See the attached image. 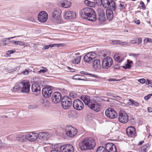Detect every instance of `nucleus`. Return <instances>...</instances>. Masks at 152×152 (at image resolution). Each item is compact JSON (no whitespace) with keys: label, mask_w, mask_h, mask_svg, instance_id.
<instances>
[{"label":"nucleus","mask_w":152,"mask_h":152,"mask_svg":"<svg viewBox=\"0 0 152 152\" xmlns=\"http://www.w3.org/2000/svg\"><path fill=\"white\" fill-rule=\"evenodd\" d=\"M80 15L82 17L89 21H94L96 19L95 12L91 8L86 7L83 8L81 11Z\"/></svg>","instance_id":"1"},{"label":"nucleus","mask_w":152,"mask_h":152,"mask_svg":"<svg viewBox=\"0 0 152 152\" xmlns=\"http://www.w3.org/2000/svg\"><path fill=\"white\" fill-rule=\"evenodd\" d=\"M102 6L107 9L115 10V4L113 0H101Z\"/></svg>","instance_id":"2"},{"label":"nucleus","mask_w":152,"mask_h":152,"mask_svg":"<svg viewBox=\"0 0 152 152\" xmlns=\"http://www.w3.org/2000/svg\"><path fill=\"white\" fill-rule=\"evenodd\" d=\"M61 104L63 108L65 109H68L72 105V100L69 96H64L61 99Z\"/></svg>","instance_id":"3"},{"label":"nucleus","mask_w":152,"mask_h":152,"mask_svg":"<svg viewBox=\"0 0 152 152\" xmlns=\"http://www.w3.org/2000/svg\"><path fill=\"white\" fill-rule=\"evenodd\" d=\"M30 84L29 82L23 80L21 82V91L26 94L29 93L30 91Z\"/></svg>","instance_id":"4"},{"label":"nucleus","mask_w":152,"mask_h":152,"mask_svg":"<svg viewBox=\"0 0 152 152\" xmlns=\"http://www.w3.org/2000/svg\"><path fill=\"white\" fill-rule=\"evenodd\" d=\"M65 130L66 135L70 137L75 136L77 133V129L73 128L71 126H66Z\"/></svg>","instance_id":"5"},{"label":"nucleus","mask_w":152,"mask_h":152,"mask_svg":"<svg viewBox=\"0 0 152 152\" xmlns=\"http://www.w3.org/2000/svg\"><path fill=\"white\" fill-rule=\"evenodd\" d=\"M119 121L123 124H125L128 121V116L124 111H121L119 113L118 117Z\"/></svg>","instance_id":"6"},{"label":"nucleus","mask_w":152,"mask_h":152,"mask_svg":"<svg viewBox=\"0 0 152 152\" xmlns=\"http://www.w3.org/2000/svg\"><path fill=\"white\" fill-rule=\"evenodd\" d=\"M106 115L111 119H114L117 116L116 112L112 108H109L106 110L105 112Z\"/></svg>","instance_id":"7"},{"label":"nucleus","mask_w":152,"mask_h":152,"mask_svg":"<svg viewBox=\"0 0 152 152\" xmlns=\"http://www.w3.org/2000/svg\"><path fill=\"white\" fill-rule=\"evenodd\" d=\"M48 17V15L46 12L42 11L40 12L38 14L37 18L39 22L44 23L46 21Z\"/></svg>","instance_id":"8"},{"label":"nucleus","mask_w":152,"mask_h":152,"mask_svg":"<svg viewBox=\"0 0 152 152\" xmlns=\"http://www.w3.org/2000/svg\"><path fill=\"white\" fill-rule=\"evenodd\" d=\"M88 150L93 149L96 145V141L95 139L91 137L86 138Z\"/></svg>","instance_id":"9"},{"label":"nucleus","mask_w":152,"mask_h":152,"mask_svg":"<svg viewBox=\"0 0 152 152\" xmlns=\"http://www.w3.org/2000/svg\"><path fill=\"white\" fill-rule=\"evenodd\" d=\"M88 107L96 112H99L101 109V105L97 102L92 100L91 102L89 104Z\"/></svg>","instance_id":"10"},{"label":"nucleus","mask_w":152,"mask_h":152,"mask_svg":"<svg viewBox=\"0 0 152 152\" xmlns=\"http://www.w3.org/2000/svg\"><path fill=\"white\" fill-rule=\"evenodd\" d=\"M52 86L48 87L43 88L42 91V95L46 98H48L50 96L52 93Z\"/></svg>","instance_id":"11"},{"label":"nucleus","mask_w":152,"mask_h":152,"mask_svg":"<svg viewBox=\"0 0 152 152\" xmlns=\"http://www.w3.org/2000/svg\"><path fill=\"white\" fill-rule=\"evenodd\" d=\"M26 140L29 141L34 142L37 138V134L33 132L26 133Z\"/></svg>","instance_id":"12"},{"label":"nucleus","mask_w":152,"mask_h":152,"mask_svg":"<svg viewBox=\"0 0 152 152\" xmlns=\"http://www.w3.org/2000/svg\"><path fill=\"white\" fill-rule=\"evenodd\" d=\"M73 108L77 110H81L84 107V104L79 99H76L73 102Z\"/></svg>","instance_id":"13"},{"label":"nucleus","mask_w":152,"mask_h":152,"mask_svg":"<svg viewBox=\"0 0 152 152\" xmlns=\"http://www.w3.org/2000/svg\"><path fill=\"white\" fill-rule=\"evenodd\" d=\"M52 99L53 102L55 103H59L61 100V95L59 92H54L52 96Z\"/></svg>","instance_id":"14"},{"label":"nucleus","mask_w":152,"mask_h":152,"mask_svg":"<svg viewBox=\"0 0 152 152\" xmlns=\"http://www.w3.org/2000/svg\"><path fill=\"white\" fill-rule=\"evenodd\" d=\"M76 17L75 12L73 11H67L64 14V17L66 20L75 18Z\"/></svg>","instance_id":"15"},{"label":"nucleus","mask_w":152,"mask_h":152,"mask_svg":"<svg viewBox=\"0 0 152 152\" xmlns=\"http://www.w3.org/2000/svg\"><path fill=\"white\" fill-rule=\"evenodd\" d=\"M105 148L108 152H116V146L112 143H108L105 145Z\"/></svg>","instance_id":"16"},{"label":"nucleus","mask_w":152,"mask_h":152,"mask_svg":"<svg viewBox=\"0 0 152 152\" xmlns=\"http://www.w3.org/2000/svg\"><path fill=\"white\" fill-rule=\"evenodd\" d=\"M96 56V54L94 52H90L86 54L84 57V61L88 63Z\"/></svg>","instance_id":"17"},{"label":"nucleus","mask_w":152,"mask_h":152,"mask_svg":"<svg viewBox=\"0 0 152 152\" xmlns=\"http://www.w3.org/2000/svg\"><path fill=\"white\" fill-rule=\"evenodd\" d=\"M50 137V134L46 132H41L37 134V138L43 140H47Z\"/></svg>","instance_id":"18"},{"label":"nucleus","mask_w":152,"mask_h":152,"mask_svg":"<svg viewBox=\"0 0 152 152\" xmlns=\"http://www.w3.org/2000/svg\"><path fill=\"white\" fill-rule=\"evenodd\" d=\"M31 90L34 94L36 95H38L40 94V87L37 84L34 83L32 85Z\"/></svg>","instance_id":"19"},{"label":"nucleus","mask_w":152,"mask_h":152,"mask_svg":"<svg viewBox=\"0 0 152 152\" xmlns=\"http://www.w3.org/2000/svg\"><path fill=\"white\" fill-rule=\"evenodd\" d=\"M113 59L110 57H107L104 58L102 62V66H110L113 63Z\"/></svg>","instance_id":"20"},{"label":"nucleus","mask_w":152,"mask_h":152,"mask_svg":"<svg viewBox=\"0 0 152 152\" xmlns=\"http://www.w3.org/2000/svg\"><path fill=\"white\" fill-rule=\"evenodd\" d=\"M126 131V133L129 136L134 137L137 135L135 129L133 126H131L128 127Z\"/></svg>","instance_id":"21"},{"label":"nucleus","mask_w":152,"mask_h":152,"mask_svg":"<svg viewBox=\"0 0 152 152\" xmlns=\"http://www.w3.org/2000/svg\"><path fill=\"white\" fill-rule=\"evenodd\" d=\"M61 12L59 9H56L53 13V17L56 20H59L61 19Z\"/></svg>","instance_id":"22"},{"label":"nucleus","mask_w":152,"mask_h":152,"mask_svg":"<svg viewBox=\"0 0 152 152\" xmlns=\"http://www.w3.org/2000/svg\"><path fill=\"white\" fill-rule=\"evenodd\" d=\"M62 152H74V150L73 146L70 144H66L63 145L62 148Z\"/></svg>","instance_id":"23"},{"label":"nucleus","mask_w":152,"mask_h":152,"mask_svg":"<svg viewBox=\"0 0 152 152\" xmlns=\"http://www.w3.org/2000/svg\"><path fill=\"white\" fill-rule=\"evenodd\" d=\"M79 145L81 150H88L86 138L81 141L79 143Z\"/></svg>","instance_id":"24"},{"label":"nucleus","mask_w":152,"mask_h":152,"mask_svg":"<svg viewBox=\"0 0 152 152\" xmlns=\"http://www.w3.org/2000/svg\"><path fill=\"white\" fill-rule=\"evenodd\" d=\"M26 133L24 134L20 133L17 134L15 140L19 141L20 142H23L26 140Z\"/></svg>","instance_id":"25"},{"label":"nucleus","mask_w":152,"mask_h":152,"mask_svg":"<svg viewBox=\"0 0 152 152\" xmlns=\"http://www.w3.org/2000/svg\"><path fill=\"white\" fill-rule=\"evenodd\" d=\"M74 56L73 59L72 61V64H77L79 63L81 61V56H79V53L75 54Z\"/></svg>","instance_id":"26"},{"label":"nucleus","mask_w":152,"mask_h":152,"mask_svg":"<svg viewBox=\"0 0 152 152\" xmlns=\"http://www.w3.org/2000/svg\"><path fill=\"white\" fill-rule=\"evenodd\" d=\"M100 13L98 16V20L101 22H104L106 20V18L105 15L104 11L102 10H100Z\"/></svg>","instance_id":"27"},{"label":"nucleus","mask_w":152,"mask_h":152,"mask_svg":"<svg viewBox=\"0 0 152 152\" xmlns=\"http://www.w3.org/2000/svg\"><path fill=\"white\" fill-rule=\"evenodd\" d=\"M115 10H112L110 9H107L106 11L107 19L110 21L112 20L113 18V11Z\"/></svg>","instance_id":"28"},{"label":"nucleus","mask_w":152,"mask_h":152,"mask_svg":"<svg viewBox=\"0 0 152 152\" xmlns=\"http://www.w3.org/2000/svg\"><path fill=\"white\" fill-rule=\"evenodd\" d=\"M81 99L83 101L85 104L89 106V104L91 102V101L90 100L89 97L87 95L83 96L81 97Z\"/></svg>","instance_id":"29"},{"label":"nucleus","mask_w":152,"mask_h":152,"mask_svg":"<svg viewBox=\"0 0 152 152\" xmlns=\"http://www.w3.org/2000/svg\"><path fill=\"white\" fill-rule=\"evenodd\" d=\"M72 4L70 2L68 1H64L63 2H61L60 3V6L64 8H68Z\"/></svg>","instance_id":"30"},{"label":"nucleus","mask_w":152,"mask_h":152,"mask_svg":"<svg viewBox=\"0 0 152 152\" xmlns=\"http://www.w3.org/2000/svg\"><path fill=\"white\" fill-rule=\"evenodd\" d=\"M84 3L86 5L89 7H94L96 6V3L94 2L88 0H85Z\"/></svg>","instance_id":"31"},{"label":"nucleus","mask_w":152,"mask_h":152,"mask_svg":"<svg viewBox=\"0 0 152 152\" xmlns=\"http://www.w3.org/2000/svg\"><path fill=\"white\" fill-rule=\"evenodd\" d=\"M149 148V145L147 144L141 147V150L140 151V152H147Z\"/></svg>","instance_id":"32"},{"label":"nucleus","mask_w":152,"mask_h":152,"mask_svg":"<svg viewBox=\"0 0 152 152\" xmlns=\"http://www.w3.org/2000/svg\"><path fill=\"white\" fill-rule=\"evenodd\" d=\"M127 103L130 106L134 105L135 107H137L139 106V104L138 102L131 99L129 100V102H128Z\"/></svg>","instance_id":"33"},{"label":"nucleus","mask_w":152,"mask_h":152,"mask_svg":"<svg viewBox=\"0 0 152 152\" xmlns=\"http://www.w3.org/2000/svg\"><path fill=\"white\" fill-rule=\"evenodd\" d=\"M115 60L118 62H120L123 60V58L121 57L120 55L118 54H115L114 56Z\"/></svg>","instance_id":"34"},{"label":"nucleus","mask_w":152,"mask_h":152,"mask_svg":"<svg viewBox=\"0 0 152 152\" xmlns=\"http://www.w3.org/2000/svg\"><path fill=\"white\" fill-rule=\"evenodd\" d=\"M21 83L20 84H16L13 88L12 91L14 92L17 91L19 90L21 91Z\"/></svg>","instance_id":"35"},{"label":"nucleus","mask_w":152,"mask_h":152,"mask_svg":"<svg viewBox=\"0 0 152 152\" xmlns=\"http://www.w3.org/2000/svg\"><path fill=\"white\" fill-rule=\"evenodd\" d=\"M63 146V145H61L60 144L55 145L54 146V149L53 150H57L58 151H60L62 152L63 149L62 148Z\"/></svg>","instance_id":"36"},{"label":"nucleus","mask_w":152,"mask_h":152,"mask_svg":"<svg viewBox=\"0 0 152 152\" xmlns=\"http://www.w3.org/2000/svg\"><path fill=\"white\" fill-rule=\"evenodd\" d=\"M127 6V4L124 3H120L118 6V8L120 11L124 10Z\"/></svg>","instance_id":"37"},{"label":"nucleus","mask_w":152,"mask_h":152,"mask_svg":"<svg viewBox=\"0 0 152 152\" xmlns=\"http://www.w3.org/2000/svg\"><path fill=\"white\" fill-rule=\"evenodd\" d=\"M10 42L9 41H7L6 39H4L1 40L0 45L3 46H6Z\"/></svg>","instance_id":"38"},{"label":"nucleus","mask_w":152,"mask_h":152,"mask_svg":"<svg viewBox=\"0 0 152 152\" xmlns=\"http://www.w3.org/2000/svg\"><path fill=\"white\" fill-rule=\"evenodd\" d=\"M93 66H99L101 65L100 62L99 60H95L93 63Z\"/></svg>","instance_id":"39"},{"label":"nucleus","mask_w":152,"mask_h":152,"mask_svg":"<svg viewBox=\"0 0 152 152\" xmlns=\"http://www.w3.org/2000/svg\"><path fill=\"white\" fill-rule=\"evenodd\" d=\"M13 67H7L5 68L6 71L9 73L12 72H13L16 71L17 69L16 68H13Z\"/></svg>","instance_id":"40"},{"label":"nucleus","mask_w":152,"mask_h":152,"mask_svg":"<svg viewBox=\"0 0 152 152\" xmlns=\"http://www.w3.org/2000/svg\"><path fill=\"white\" fill-rule=\"evenodd\" d=\"M104 151H106L105 148H104L103 146H100L97 148L96 152H103Z\"/></svg>","instance_id":"41"},{"label":"nucleus","mask_w":152,"mask_h":152,"mask_svg":"<svg viewBox=\"0 0 152 152\" xmlns=\"http://www.w3.org/2000/svg\"><path fill=\"white\" fill-rule=\"evenodd\" d=\"M64 69L68 72H74L75 70V69L71 68V67H65Z\"/></svg>","instance_id":"42"},{"label":"nucleus","mask_w":152,"mask_h":152,"mask_svg":"<svg viewBox=\"0 0 152 152\" xmlns=\"http://www.w3.org/2000/svg\"><path fill=\"white\" fill-rule=\"evenodd\" d=\"M143 41L144 44L147 43L148 42L152 43V39L151 38L147 37L144 39Z\"/></svg>","instance_id":"43"},{"label":"nucleus","mask_w":152,"mask_h":152,"mask_svg":"<svg viewBox=\"0 0 152 152\" xmlns=\"http://www.w3.org/2000/svg\"><path fill=\"white\" fill-rule=\"evenodd\" d=\"M133 64V62L132 61L128 59L127 60V63L125 66H131Z\"/></svg>","instance_id":"44"},{"label":"nucleus","mask_w":152,"mask_h":152,"mask_svg":"<svg viewBox=\"0 0 152 152\" xmlns=\"http://www.w3.org/2000/svg\"><path fill=\"white\" fill-rule=\"evenodd\" d=\"M80 73L81 74L90 75L93 77H95V75H93L90 73H88L86 72L82 71L80 72Z\"/></svg>","instance_id":"45"},{"label":"nucleus","mask_w":152,"mask_h":152,"mask_svg":"<svg viewBox=\"0 0 152 152\" xmlns=\"http://www.w3.org/2000/svg\"><path fill=\"white\" fill-rule=\"evenodd\" d=\"M42 69H40L38 71V72L40 73H44L47 72L48 69L46 68H44V67H42Z\"/></svg>","instance_id":"46"},{"label":"nucleus","mask_w":152,"mask_h":152,"mask_svg":"<svg viewBox=\"0 0 152 152\" xmlns=\"http://www.w3.org/2000/svg\"><path fill=\"white\" fill-rule=\"evenodd\" d=\"M140 5L141 7L143 10H145L146 9L145 5L143 1H140Z\"/></svg>","instance_id":"47"},{"label":"nucleus","mask_w":152,"mask_h":152,"mask_svg":"<svg viewBox=\"0 0 152 152\" xmlns=\"http://www.w3.org/2000/svg\"><path fill=\"white\" fill-rule=\"evenodd\" d=\"M61 45L59 44H51V45H48V46L49 47V48H52L53 47H58L60 46Z\"/></svg>","instance_id":"48"},{"label":"nucleus","mask_w":152,"mask_h":152,"mask_svg":"<svg viewBox=\"0 0 152 152\" xmlns=\"http://www.w3.org/2000/svg\"><path fill=\"white\" fill-rule=\"evenodd\" d=\"M15 52L16 51L14 50H9L7 52V54L8 55H10L15 53Z\"/></svg>","instance_id":"49"},{"label":"nucleus","mask_w":152,"mask_h":152,"mask_svg":"<svg viewBox=\"0 0 152 152\" xmlns=\"http://www.w3.org/2000/svg\"><path fill=\"white\" fill-rule=\"evenodd\" d=\"M18 45L20 46H23L24 47L27 46V44L24 43V42L22 41H19V43Z\"/></svg>","instance_id":"50"},{"label":"nucleus","mask_w":152,"mask_h":152,"mask_svg":"<svg viewBox=\"0 0 152 152\" xmlns=\"http://www.w3.org/2000/svg\"><path fill=\"white\" fill-rule=\"evenodd\" d=\"M80 75H76L74 76L73 77V79L75 80H80Z\"/></svg>","instance_id":"51"},{"label":"nucleus","mask_w":152,"mask_h":152,"mask_svg":"<svg viewBox=\"0 0 152 152\" xmlns=\"http://www.w3.org/2000/svg\"><path fill=\"white\" fill-rule=\"evenodd\" d=\"M121 80H116L112 78H110L107 79V81L109 82L119 81Z\"/></svg>","instance_id":"52"},{"label":"nucleus","mask_w":152,"mask_h":152,"mask_svg":"<svg viewBox=\"0 0 152 152\" xmlns=\"http://www.w3.org/2000/svg\"><path fill=\"white\" fill-rule=\"evenodd\" d=\"M138 82L141 83H144L145 82V80L144 78H142L139 79Z\"/></svg>","instance_id":"53"},{"label":"nucleus","mask_w":152,"mask_h":152,"mask_svg":"<svg viewBox=\"0 0 152 152\" xmlns=\"http://www.w3.org/2000/svg\"><path fill=\"white\" fill-rule=\"evenodd\" d=\"M138 41L137 42V44L138 45H140L142 42V38L141 37L139 38L138 39Z\"/></svg>","instance_id":"54"},{"label":"nucleus","mask_w":152,"mask_h":152,"mask_svg":"<svg viewBox=\"0 0 152 152\" xmlns=\"http://www.w3.org/2000/svg\"><path fill=\"white\" fill-rule=\"evenodd\" d=\"M80 80H86L85 79L86 78L85 77V76L83 75H80Z\"/></svg>","instance_id":"55"},{"label":"nucleus","mask_w":152,"mask_h":152,"mask_svg":"<svg viewBox=\"0 0 152 152\" xmlns=\"http://www.w3.org/2000/svg\"><path fill=\"white\" fill-rule=\"evenodd\" d=\"M129 121L132 124H134L135 123V121L134 119L133 118H131L129 120Z\"/></svg>","instance_id":"56"},{"label":"nucleus","mask_w":152,"mask_h":152,"mask_svg":"<svg viewBox=\"0 0 152 152\" xmlns=\"http://www.w3.org/2000/svg\"><path fill=\"white\" fill-rule=\"evenodd\" d=\"M151 97L150 96H149V94H148L147 96H145L144 97L145 99L146 100H148Z\"/></svg>","instance_id":"57"},{"label":"nucleus","mask_w":152,"mask_h":152,"mask_svg":"<svg viewBox=\"0 0 152 152\" xmlns=\"http://www.w3.org/2000/svg\"><path fill=\"white\" fill-rule=\"evenodd\" d=\"M131 42L132 44H135L137 43V41L135 39L132 40L131 41Z\"/></svg>","instance_id":"58"},{"label":"nucleus","mask_w":152,"mask_h":152,"mask_svg":"<svg viewBox=\"0 0 152 152\" xmlns=\"http://www.w3.org/2000/svg\"><path fill=\"white\" fill-rule=\"evenodd\" d=\"M28 71L27 70H25L23 72V73L24 75H27L28 73Z\"/></svg>","instance_id":"59"},{"label":"nucleus","mask_w":152,"mask_h":152,"mask_svg":"<svg viewBox=\"0 0 152 152\" xmlns=\"http://www.w3.org/2000/svg\"><path fill=\"white\" fill-rule=\"evenodd\" d=\"M148 112H152V108L148 107Z\"/></svg>","instance_id":"60"},{"label":"nucleus","mask_w":152,"mask_h":152,"mask_svg":"<svg viewBox=\"0 0 152 152\" xmlns=\"http://www.w3.org/2000/svg\"><path fill=\"white\" fill-rule=\"evenodd\" d=\"M13 43H14V44L16 45H18V44L19 43V41H14Z\"/></svg>","instance_id":"61"},{"label":"nucleus","mask_w":152,"mask_h":152,"mask_svg":"<svg viewBox=\"0 0 152 152\" xmlns=\"http://www.w3.org/2000/svg\"><path fill=\"white\" fill-rule=\"evenodd\" d=\"M152 81H150L148 80H147V81H146V83H145V84L146 85H149L150 84V83H151V82Z\"/></svg>","instance_id":"62"},{"label":"nucleus","mask_w":152,"mask_h":152,"mask_svg":"<svg viewBox=\"0 0 152 152\" xmlns=\"http://www.w3.org/2000/svg\"><path fill=\"white\" fill-rule=\"evenodd\" d=\"M134 22L136 24H138V25L140 24V21L139 20H135V21Z\"/></svg>","instance_id":"63"},{"label":"nucleus","mask_w":152,"mask_h":152,"mask_svg":"<svg viewBox=\"0 0 152 152\" xmlns=\"http://www.w3.org/2000/svg\"><path fill=\"white\" fill-rule=\"evenodd\" d=\"M132 56L134 57H137L139 56V54L133 53L132 54Z\"/></svg>","instance_id":"64"}]
</instances>
